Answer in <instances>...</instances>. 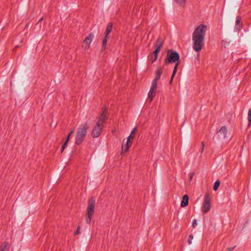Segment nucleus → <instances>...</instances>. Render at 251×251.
<instances>
[{"label": "nucleus", "mask_w": 251, "mask_h": 251, "mask_svg": "<svg viewBox=\"0 0 251 251\" xmlns=\"http://www.w3.org/2000/svg\"><path fill=\"white\" fill-rule=\"evenodd\" d=\"M207 26L201 24L195 29L192 36L193 49L196 52H200L204 46V38Z\"/></svg>", "instance_id": "1"}, {"label": "nucleus", "mask_w": 251, "mask_h": 251, "mask_svg": "<svg viewBox=\"0 0 251 251\" xmlns=\"http://www.w3.org/2000/svg\"><path fill=\"white\" fill-rule=\"evenodd\" d=\"M89 128V125L87 123L79 126L75 137L76 144L80 145L81 144L86 136L87 131Z\"/></svg>", "instance_id": "2"}, {"label": "nucleus", "mask_w": 251, "mask_h": 251, "mask_svg": "<svg viewBox=\"0 0 251 251\" xmlns=\"http://www.w3.org/2000/svg\"><path fill=\"white\" fill-rule=\"evenodd\" d=\"M179 55L174 50H169L167 52V57L165 59V63H173L179 62Z\"/></svg>", "instance_id": "3"}, {"label": "nucleus", "mask_w": 251, "mask_h": 251, "mask_svg": "<svg viewBox=\"0 0 251 251\" xmlns=\"http://www.w3.org/2000/svg\"><path fill=\"white\" fill-rule=\"evenodd\" d=\"M95 204V201L93 198H91L88 202L87 207V216L86 218V222L89 224L91 221V216L94 213V209Z\"/></svg>", "instance_id": "4"}, {"label": "nucleus", "mask_w": 251, "mask_h": 251, "mask_svg": "<svg viewBox=\"0 0 251 251\" xmlns=\"http://www.w3.org/2000/svg\"><path fill=\"white\" fill-rule=\"evenodd\" d=\"M112 26L113 25L112 23H109L107 26L106 30L104 33V37L102 40V48L103 49H104L106 48L107 39L108 38V34L112 31Z\"/></svg>", "instance_id": "5"}, {"label": "nucleus", "mask_w": 251, "mask_h": 251, "mask_svg": "<svg viewBox=\"0 0 251 251\" xmlns=\"http://www.w3.org/2000/svg\"><path fill=\"white\" fill-rule=\"evenodd\" d=\"M103 127L102 126L96 124L92 132V136L94 138L98 137L100 135Z\"/></svg>", "instance_id": "6"}, {"label": "nucleus", "mask_w": 251, "mask_h": 251, "mask_svg": "<svg viewBox=\"0 0 251 251\" xmlns=\"http://www.w3.org/2000/svg\"><path fill=\"white\" fill-rule=\"evenodd\" d=\"M94 36L92 33H90L85 39L83 43V47L85 49H87L89 48L91 43L94 39Z\"/></svg>", "instance_id": "7"}, {"label": "nucleus", "mask_w": 251, "mask_h": 251, "mask_svg": "<svg viewBox=\"0 0 251 251\" xmlns=\"http://www.w3.org/2000/svg\"><path fill=\"white\" fill-rule=\"evenodd\" d=\"M203 211L205 213L208 212L211 208V204L210 203V200H209L208 196H205L204 203H203Z\"/></svg>", "instance_id": "8"}, {"label": "nucleus", "mask_w": 251, "mask_h": 251, "mask_svg": "<svg viewBox=\"0 0 251 251\" xmlns=\"http://www.w3.org/2000/svg\"><path fill=\"white\" fill-rule=\"evenodd\" d=\"M227 130L225 126H222L218 131V136L220 138L224 139L226 138L227 134Z\"/></svg>", "instance_id": "9"}, {"label": "nucleus", "mask_w": 251, "mask_h": 251, "mask_svg": "<svg viewBox=\"0 0 251 251\" xmlns=\"http://www.w3.org/2000/svg\"><path fill=\"white\" fill-rule=\"evenodd\" d=\"M106 119V114L104 111H103L102 114L99 116L98 121L96 123V124H98L99 125L102 126H103V123Z\"/></svg>", "instance_id": "10"}, {"label": "nucleus", "mask_w": 251, "mask_h": 251, "mask_svg": "<svg viewBox=\"0 0 251 251\" xmlns=\"http://www.w3.org/2000/svg\"><path fill=\"white\" fill-rule=\"evenodd\" d=\"M162 46V40L160 38H158L156 43V50L154 51L153 53L158 55V53L160 51Z\"/></svg>", "instance_id": "11"}, {"label": "nucleus", "mask_w": 251, "mask_h": 251, "mask_svg": "<svg viewBox=\"0 0 251 251\" xmlns=\"http://www.w3.org/2000/svg\"><path fill=\"white\" fill-rule=\"evenodd\" d=\"M189 197L187 195L183 196L182 200L181 202V206L182 207H185L188 204Z\"/></svg>", "instance_id": "12"}, {"label": "nucleus", "mask_w": 251, "mask_h": 251, "mask_svg": "<svg viewBox=\"0 0 251 251\" xmlns=\"http://www.w3.org/2000/svg\"><path fill=\"white\" fill-rule=\"evenodd\" d=\"M241 19L239 17H237L236 19V25H235V29L236 31H239L241 29V26L240 25Z\"/></svg>", "instance_id": "13"}, {"label": "nucleus", "mask_w": 251, "mask_h": 251, "mask_svg": "<svg viewBox=\"0 0 251 251\" xmlns=\"http://www.w3.org/2000/svg\"><path fill=\"white\" fill-rule=\"evenodd\" d=\"M9 246L7 242L3 243L0 247V251H8Z\"/></svg>", "instance_id": "14"}, {"label": "nucleus", "mask_w": 251, "mask_h": 251, "mask_svg": "<svg viewBox=\"0 0 251 251\" xmlns=\"http://www.w3.org/2000/svg\"><path fill=\"white\" fill-rule=\"evenodd\" d=\"M162 74V71L160 69H158L156 70L155 72V77L154 78L153 80H155L157 81L160 78L161 75Z\"/></svg>", "instance_id": "15"}, {"label": "nucleus", "mask_w": 251, "mask_h": 251, "mask_svg": "<svg viewBox=\"0 0 251 251\" xmlns=\"http://www.w3.org/2000/svg\"><path fill=\"white\" fill-rule=\"evenodd\" d=\"M156 91L150 90L148 93V97L151 99V100H152L153 98L155 96Z\"/></svg>", "instance_id": "16"}, {"label": "nucleus", "mask_w": 251, "mask_h": 251, "mask_svg": "<svg viewBox=\"0 0 251 251\" xmlns=\"http://www.w3.org/2000/svg\"><path fill=\"white\" fill-rule=\"evenodd\" d=\"M132 142H128V143L126 142V145H123L122 148L125 151H127L128 150L129 148L131 145Z\"/></svg>", "instance_id": "17"}, {"label": "nucleus", "mask_w": 251, "mask_h": 251, "mask_svg": "<svg viewBox=\"0 0 251 251\" xmlns=\"http://www.w3.org/2000/svg\"><path fill=\"white\" fill-rule=\"evenodd\" d=\"M157 82L155 80H152L151 83V87L150 88L151 90L156 91L157 90Z\"/></svg>", "instance_id": "18"}, {"label": "nucleus", "mask_w": 251, "mask_h": 251, "mask_svg": "<svg viewBox=\"0 0 251 251\" xmlns=\"http://www.w3.org/2000/svg\"><path fill=\"white\" fill-rule=\"evenodd\" d=\"M179 5L183 6L185 5L186 0H174Z\"/></svg>", "instance_id": "19"}, {"label": "nucleus", "mask_w": 251, "mask_h": 251, "mask_svg": "<svg viewBox=\"0 0 251 251\" xmlns=\"http://www.w3.org/2000/svg\"><path fill=\"white\" fill-rule=\"evenodd\" d=\"M220 185V181L219 180H216L213 185V190L216 191Z\"/></svg>", "instance_id": "20"}, {"label": "nucleus", "mask_w": 251, "mask_h": 251, "mask_svg": "<svg viewBox=\"0 0 251 251\" xmlns=\"http://www.w3.org/2000/svg\"><path fill=\"white\" fill-rule=\"evenodd\" d=\"M248 119L249 125H251V108L249 109L248 111Z\"/></svg>", "instance_id": "21"}, {"label": "nucleus", "mask_w": 251, "mask_h": 251, "mask_svg": "<svg viewBox=\"0 0 251 251\" xmlns=\"http://www.w3.org/2000/svg\"><path fill=\"white\" fill-rule=\"evenodd\" d=\"M69 142V139H67L65 143L63 144V145L62 146V151H61L63 152L64 150L65 149V148L67 147L68 142Z\"/></svg>", "instance_id": "22"}, {"label": "nucleus", "mask_w": 251, "mask_h": 251, "mask_svg": "<svg viewBox=\"0 0 251 251\" xmlns=\"http://www.w3.org/2000/svg\"><path fill=\"white\" fill-rule=\"evenodd\" d=\"M179 62H177L176 63V65L174 68V70H173V72L174 73V75H176V73L177 71V68L178 66L179 65Z\"/></svg>", "instance_id": "23"}, {"label": "nucleus", "mask_w": 251, "mask_h": 251, "mask_svg": "<svg viewBox=\"0 0 251 251\" xmlns=\"http://www.w3.org/2000/svg\"><path fill=\"white\" fill-rule=\"evenodd\" d=\"M134 135L131 134L130 133V135H129V136L127 137V140L126 142L128 143V142H131V141H130V139H133V138H134Z\"/></svg>", "instance_id": "24"}, {"label": "nucleus", "mask_w": 251, "mask_h": 251, "mask_svg": "<svg viewBox=\"0 0 251 251\" xmlns=\"http://www.w3.org/2000/svg\"><path fill=\"white\" fill-rule=\"evenodd\" d=\"M197 225V220L196 219H194L193 221L192 226L194 228H195L196 227Z\"/></svg>", "instance_id": "25"}, {"label": "nucleus", "mask_w": 251, "mask_h": 251, "mask_svg": "<svg viewBox=\"0 0 251 251\" xmlns=\"http://www.w3.org/2000/svg\"><path fill=\"white\" fill-rule=\"evenodd\" d=\"M193 238V236L192 234H191L189 235V239L188 240V243L189 244H191L192 243V240Z\"/></svg>", "instance_id": "26"}, {"label": "nucleus", "mask_w": 251, "mask_h": 251, "mask_svg": "<svg viewBox=\"0 0 251 251\" xmlns=\"http://www.w3.org/2000/svg\"><path fill=\"white\" fill-rule=\"evenodd\" d=\"M204 144L203 142H202L201 143V153H202L203 151V150H204Z\"/></svg>", "instance_id": "27"}, {"label": "nucleus", "mask_w": 251, "mask_h": 251, "mask_svg": "<svg viewBox=\"0 0 251 251\" xmlns=\"http://www.w3.org/2000/svg\"><path fill=\"white\" fill-rule=\"evenodd\" d=\"M136 130H137V128L136 127H134L132 131H131V134L134 135L135 133H136Z\"/></svg>", "instance_id": "28"}, {"label": "nucleus", "mask_w": 251, "mask_h": 251, "mask_svg": "<svg viewBox=\"0 0 251 251\" xmlns=\"http://www.w3.org/2000/svg\"><path fill=\"white\" fill-rule=\"evenodd\" d=\"M157 57L158 55L154 54L153 59L152 60V62H153L155 61L157 59Z\"/></svg>", "instance_id": "29"}, {"label": "nucleus", "mask_w": 251, "mask_h": 251, "mask_svg": "<svg viewBox=\"0 0 251 251\" xmlns=\"http://www.w3.org/2000/svg\"><path fill=\"white\" fill-rule=\"evenodd\" d=\"M79 227H78L76 230L75 231V234L77 235L79 234Z\"/></svg>", "instance_id": "30"}, {"label": "nucleus", "mask_w": 251, "mask_h": 251, "mask_svg": "<svg viewBox=\"0 0 251 251\" xmlns=\"http://www.w3.org/2000/svg\"><path fill=\"white\" fill-rule=\"evenodd\" d=\"M175 75H174V73H173L172 75V76H171V81H170V83L172 82V80L173 78V77H174V76Z\"/></svg>", "instance_id": "31"}, {"label": "nucleus", "mask_w": 251, "mask_h": 251, "mask_svg": "<svg viewBox=\"0 0 251 251\" xmlns=\"http://www.w3.org/2000/svg\"><path fill=\"white\" fill-rule=\"evenodd\" d=\"M234 249V247H232V248H228V251H232Z\"/></svg>", "instance_id": "32"}, {"label": "nucleus", "mask_w": 251, "mask_h": 251, "mask_svg": "<svg viewBox=\"0 0 251 251\" xmlns=\"http://www.w3.org/2000/svg\"><path fill=\"white\" fill-rule=\"evenodd\" d=\"M193 175H194V174L193 173H191L190 174V180H191L192 179V177L193 176Z\"/></svg>", "instance_id": "33"}, {"label": "nucleus", "mask_w": 251, "mask_h": 251, "mask_svg": "<svg viewBox=\"0 0 251 251\" xmlns=\"http://www.w3.org/2000/svg\"><path fill=\"white\" fill-rule=\"evenodd\" d=\"M74 130H72L70 132V134H71V135L73 133Z\"/></svg>", "instance_id": "34"}, {"label": "nucleus", "mask_w": 251, "mask_h": 251, "mask_svg": "<svg viewBox=\"0 0 251 251\" xmlns=\"http://www.w3.org/2000/svg\"><path fill=\"white\" fill-rule=\"evenodd\" d=\"M71 134L69 133V135H68V136L67 139H69L70 137V136H71Z\"/></svg>", "instance_id": "35"}, {"label": "nucleus", "mask_w": 251, "mask_h": 251, "mask_svg": "<svg viewBox=\"0 0 251 251\" xmlns=\"http://www.w3.org/2000/svg\"><path fill=\"white\" fill-rule=\"evenodd\" d=\"M42 20H43V18H41V19L39 20V22H41V21H42Z\"/></svg>", "instance_id": "36"}]
</instances>
